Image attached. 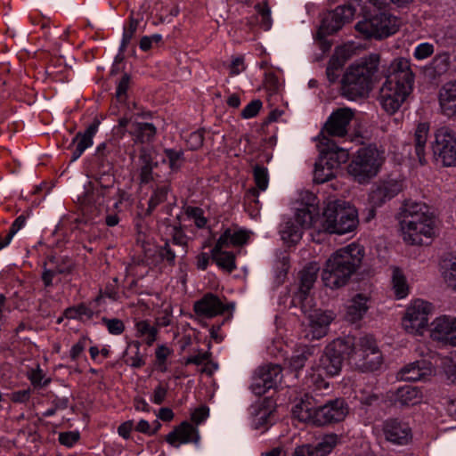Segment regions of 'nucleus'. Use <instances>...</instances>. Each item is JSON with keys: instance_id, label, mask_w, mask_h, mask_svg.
Here are the masks:
<instances>
[{"instance_id": "1", "label": "nucleus", "mask_w": 456, "mask_h": 456, "mask_svg": "<svg viewBox=\"0 0 456 456\" xmlns=\"http://www.w3.org/2000/svg\"><path fill=\"white\" fill-rule=\"evenodd\" d=\"M414 76L410 61L405 58L395 59L390 65V73L379 89L378 101L388 114L399 110L411 92Z\"/></svg>"}, {"instance_id": "2", "label": "nucleus", "mask_w": 456, "mask_h": 456, "mask_svg": "<svg viewBox=\"0 0 456 456\" xmlns=\"http://www.w3.org/2000/svg\"><path fill=\"white\" fill-rule=\"evenodd\" d=\"M400 227L403 240L411 245H423L436 236V218L429 207L423 202L404 203Z\"/></svg>"}, {"instance_id": "3", "label": "nucleus", "mask_w": 456, "mask_h": 456, "mask_svg": "<svg viewBox=\"0 0 456 456\" xmlns=\"http://www.w3.org/2000/svg\"><path fill=\"white\" fill-rule=\"evenodd\" d=\"M364 256V248L351 243L339 248L326 261L322 279L326 287L338 289L345 286L360 266Z\"/></svg>"}, {"instance_id": "4", "label": "nucleus", "mask_w": 456, "mask_h": 456, "mask_svg": "<svg viewBox=\"0 0 456 456\" xmlns=\"http://www.w3.org/2000/svg\"><path fill=\"white\" fill-rule=\"evenodd\" d=\"M379 62V56L372 54L352 65L342 79V94L349 100L367 96L378 71Z\"/></svg>"}, {"instance_id": "5", "label": "nucleus", "mask_w": 456, "mask_h": 456, "mask_svg": "<svg viewBox=\"0 0 456 456\" xmlns=\"http://www.w3.org/2000/svg\"><path fill=\"white\" fill-rule=\"evenodd\" d=\"M320 219V229L336 234H345L352 232L358 223L356 209L341 200L330 201Z\"/></svg>"}, {"instance_id": "6", "label": "nucleus", "mask_w": 456, "mask_h": 456, "mask_svg": "<svg viewBox=\"0 0 456 456\" xmlns=\"http://www.w3.org/2000/svg\"><path fill=\"white\" fill-rule=\"evenodd\" d=\"M348 358L362 372L375 371L383 362L381 352L372 336L365 335L357 339L350 338Z\"/></svg>"}, {"instance_id": "7", "label": "nucleus", "mask_w": 456, "mask_h": 456, "mask_svg": "<svg viewBox=\"0 0 456 456\" xmlns=\"http://www.w3.org/2000/svg\"><path fill=\"white\" fill-rule=\"evenodd\" d=\"M385 159L384 151L374 145L360 148L348 166V173L359 183H365L378 175Z\"/></svg>"}, {"instance_id": "8", "label": "nucleus", "mask_w": 456, "mask_h": 456, "mask_svg": "<svg viewBox=\"0 0 456 456\" xmlns=\"http://www.w3.org/2000/svg\"><path fill=\"white\" fill-rule=\"evenodd\" d=\"M352 346L350 338H338L325 347L319 360L320 370L330 376L339 373L345 355L348 356V350Z\"/></svg>"}, {"instance_id": "9", "label": "nucleus", "mask_w": 456, "mask_h": 456, "mask_svg": "<svg viewBox=\"0 0 456 456\" xmlns=\"http://www.w3.org/2000/svg\"><path fill=\"white\" fill-rule=\"evenodd\" d=\"M432 148L437 162L444 167L456 166V134L451 128L436 130Z\"/></svg>"}, {"instance_id": "10", "label": "nucleus", "mask_w": 456, "mask_h": 456, "mask_svg": "<svg viewBox=\"0 0 456 456\" xmlns=\"http://www.w3.org/2000/svg\"><path fill=\"white\" fill-rule=\"evenodd\" d=\"M431 305L422 299L414 300L406 309L403 318V329L411 334H422L428 323Z\"/></svg>"}, {"instance_id": "11", "label": "nucleus", "mask_w": 456, "mask_h": 456, "mask_svg": "<svg viewBox=\"0 0 456 456\" xmlns=\"http://www.w3.org/2000/svg\"><path fill=\"white\" fill-rule=\"evenodd\" d=\"M282 379V370L279 364H265L258 367L253 376L250 390L256 395H263L268 390L275 388Z\"/></svg>"}, {"instance_id": "12", "label": "nucleus", "mask_w": 456, "mask_h": 456, "mask_svg": "<svg viewBox=\"0 0 456 456\" xmlns=\"http://www.w3.org/2000/svg\"><path fill=\"white\" fill-rule=\"evenodd\" d=\"M348 412L343 399H335L322 406L316 407L314 425L323 426L343 420Z\"/></svg>"}, {"instance_id": "13", "label": "nucleus", "mask_w": 456, "mask_h": 456, "mask_svg": "<svg viewBox=\"0 0 456 456\" xmlns=\"http://www.w3.org/2000/svg\"><path fill=\"white\" fill-rule=\"evenodd\" d=\"M430 336L434 340L456 346V317L442 315L431 322Z\"/></svg>"}, {"instance_id": "14", "label": "nucleus", "mask_w": 456, "mask_h": 456, "mask_svg": "<svg viewBox=\"0 0 456 456\" xmlns=\"http://www.w3.org/2000/svg\"><path fill=\"white\" fill-rule=\"evenodd\" d=\"M382 430L386 440L396 445H406L412 439L409 424L398 419H387Z\"/></svg>"}, {"instance_id": "15", "label": "nucleus", "mask_w": 456, "mask_h": 456, "mask_svg": "<svg viewBox=\"0 0 456 456\" xmlns=\"http://www.w3.org/2000/svg\"><path fill=\"white\" fill-rule=\"evenodd\" d=\"M354 116L350 108H339L333 111L327 119L324 131L331 136L344 137L348 132V126Z\"/></svg>"}, {"instance_id": "16", "label": "nucleus", "mask_w": 456, "mask_h": 456, "mask_svg": "<svg viewBox=\"0 0 456 456\" xmlns=\"http://www.w3.org/2000/svg\"><path fill=\"white\" fill-rule=\"evenodd\" d=\"M320 153L321 157L325 159L326 165H332L336 168L349 159L347 149L338 147L333 140L324 135L320 141Z\"/></svg>"}, {"instance_id": "17", "label": "nucleus", "mask_w": 456, "mask_h": 456, "mask_svg": "<svg viewBox=\"0 0 456 456\" xmlns=\"http://www.w3.org/2000/svg\"><path fill=\"white\" fill-rule=\"evenodd\" d=\"M339 442L336 434L323 436L315 445L305 444L295 449V456H327Z\"/></svg>"}, {"instance_id": "18", "label": "nucleus", "mask_w": 456, "mask_h": 456, "mask_svg": "<svg viewBox=\"0 0 456 456\" xmlns=\"http://www.w3.org/2000/svg\"><path fill=\"white\" fill-rule=\"evenodd\" d=\"M355 7L352 4L338 6L332 12L330 20H324L321 29L325 34H332L339 30L344 24L350 22L355 13Z\"/></svg>"}, {"instance_id": "19", "label": "nucleus", "mask_w": 456, "mask_h": 456, "mask_svg": "<svg viewBox=\"0 0 456 456\" xmlns=\"http://www.w3.org/2000/svg\"><path fill=\"white\" fill-rule=\"evenodd\" d=\"M403 189L401 182L395 179L381 181L376 184L370 193V202L374 207H379L387 200L397 195Z\"/></svg>"}, {"instance_id": "20", "label": "nucleus", "mask_w": 456, "mask_h": 456, "mask_svg": "<svg viewBox=\"0 0 456 456\" xmlns=\"http://www.w3.org/2000/svg\"><path fill=\"white\" fill-rule=\"evenodd\" d=\"M166 441L173 447L179 448L183 444H197L200 441V435L197 428L183 421L167 436Z\"/></svg>"}, {"instance_id": "21", "label": "nucleus", "mask_w": 456, "mask_h": 456, "mask_svg": "<svg viewBox=\"0 0 456 456\" xmlns=\"http://www.w3.org/2000/svg\"><path fill=\"white\" fill-rule=\"evenodd\" d=\"M332 320L331 314L322 310H314L309 315V325L305 337L309 339H320L324 337Z\"/></svg>"}, {"instance_id": "22", "label": "nucleus", "mask_w": 456, "mask_h": 456, "mask_svg": "<svg viewBox=\"0 0 456 456\" xmlns=\"http://www.w3.org/2000/svg\"><path fill=\"white\" fill-rule=\"evenodd\" d=\"M228 306L222 303L218 297L212 293L206 294L194 304V311L198 315L211 318L224 314Z\"/></svg>"}, {"instance_id": "23", "label": "nucleus", "mask_w": 456, "mask_h": 456, "mask_svg": "<svg viewBox=\"0 0 456 456\" xmlns=\"http://www.w3.org/2000/svg\"><path fill=\"white\" fill-rule=\"evenodd\" d=\"M432 372L431 362L419 360L403 367L398 373V377L404 381H419L430 377Z\"/></svg>"}, {"instance_id": "24", "label": "nucleus", "mask_w": 456, "mask_h": 456, "mask_svg": "<svg viewBox=\"0 0 456 456\" xmlns=\"http://www.w3.org/2000/svg\"><path fill=\"white\" fill-rule=\"evenodd\" d=\"M305 197L306 205L298 208L295 216L296 223L304 229L314 227L319 219L318 208L315 205L316 197L310 192H306Z\"/></svg>"}, {"instance_id": "25", "label": "nucleus", "mask_w": 456, "mask_h": 456, "mask_svg": "<svg viewBox=\"0 0 456 456\" xmlns=\"http://www.w3.org/2000/svg\"><path fill=\"white\" fill-rule=\"evenodd\" d=\"M442 113L448 118L456 117V80L445 83L439 93Z\"/></svg>"}, {"instance_id": "26", "label": "nucleus", "mask_w": 456, "mask_h": 456, "mask_svg": "<svg viewBox=\"0 0 456 456\" xmlns=\"http://www.w3.org/2000/svg\"><path fill=\"white\" fill-rule=\"evenodd\" d=\"M98 122L91 124L84 133H78L72 139L69 148L74 146L71 153V161L77 160L83 152L93 144V137L98 129Z\"/></svg>"}, {"instance_id": "27", "label": "nucleus", "mask_w": 456, "mask_h": 456, "mask_svg": "<svg viewBox=\"0 0 456 456\" xmlns=\"http://www.w3.org/2000/svg\"><path fill=\"white\" fill-rule=\"evenodd\" d=\"M368 300L369 298L362 294L352 297L346 306V320L352 323L361 320L369 308Z\"/></svg>"}, {"instance_id": "28", "label": "nucleus", "mask_w": 456, "mask_h": 456, "mask_svg": "<svg viewBox=\"0 0 456 456\" xmlns=\"http://www.w3.org/2000/svg\"><path fill=\"white\" fill-rule=\"evenodd\" d=\"M164 233L168 237L167 241L178 248V253L184 256L187 253L188 236L177 224L163 223Z\"/></svg>"}, {"instance_id": "29", "label": "nucleus", "mask_w": 456, "mask_h": 456, "mask_svg": "<svg viewBox=\"0 0 456 456\" xmlns=\"http://www.w3.org/2000/svg\"><path fill=\"white\" fill-rule=\"evenodd\" d=\"M423 400L422 391L412 386H403L399 387L395 394V402L402 406H413L419 404Z\"/></svg>"}, {"instance_id": "30", "label": "nucleus", "mask_w": 456, "mask_h": 456, "mask_svg": "<svg viewBox=\"0 0 456 456\" xmlns=\"http://www.w3.org/2000/svg\"><path fill=\"white\" fill-rule=\"evenodd\" d=\"M109 190V186H103L98 181L88 183L85 187L83 203L101 206L104 202V198L107 196Z\"/></svg>"}, {"instance_id": "31", "label": "nucleus", "mask_w": 456, "mask_h": 456, "mask_svg": "<svg viewBox=\"0 0 456 456\" xmlns=\"http://www.w3.org/2000/svg\"><path fill=\"white\" fill-rule=\"evenodd\" d=\"M428 133L429 125L428 123L419 124L414 132V149L420 165H425L427 163L426 145L428 138Z\"/></svg>"}, {"instance_id": "32", "label": "nucleus", "mask_w": 456, "mask_h": 456, "mask_svg": "<svg viewBox=\"0 0 456 456\" xmlns=\"http://www.w3.org/2000/svg\"><path fill=\"white\" fill-rule=\"evenodd\" d=\"M319 269L320 267L316 263H310L301 271L298 292V297L300 300L306 298L308 291L312 289L316 281Z\"/></svg>"}, {"instance_id": "33", "label": "nucleus", "mask_w": 456, "mask_h": 456, "mask_svg": "<svg viewBox=\"0 0 456 456\" xmlns=\"http://www.w3.org/2000/svg\"><path fill=\"white\" fill-rule=\"evenodd\" d=\"M378 20L379 38L387 37L397 32L401 26V21L395 15L387 12H379L376 14Z\"/></svg>"}, {"instance_id": "34", "label": "nucleus", "mask_w": 456, "mask_h": 456, "mask_svg": "<svg viewBox=\"0 0 456 456\" xmlns=\"http://www.w3.org/2000/svg\"><path fill=\"white\" fill-rule=\"evenodd\" d=\"M155 151L148 147L140 150L139 160L141 163V182L147 183L152 180V169L157 163L154 162Z\"/></svg>"}, {"instance_id": "35", "label": "nucleus", "mask_w": 456, "mask_h": 456, "mask_svg": "<svg viewBox=\"0 0 456 456\" xmlns=\"http://www.w3.org/2000/svg\"><path fill=\"white\" fill-rule=\"evenodd\" d=\"M315 409L312 398L305 395L304 399L295 404L292 413L298 420L314 425Z\"/></svg>"}, {"instance_id": "36", "label": "nucleus", "mask_w": 456, "mask_h": 456, "mask_svg": "<svg viewBox=\"0 0 456 456\" xmlns=\"http://www.w3.org/2000/svg\"><path fill=\"white\" fill-rule=\"evenodd\" d=\"M347 54L345 49L338 48L330 57L326 69V75L330 83H334L339 77V71L347 61Z\"/></svg>"}, {"instance_id": "37", "label": "nucleus", "mask_w": 456, "mask_h": 456, "mask_svg": "<svg viewBox=\"0 0 456 456\" xmlns=\"http://www.w3.org/2000/svg\"><path fill=\"white\" fill-rule=\"evenodd\" d=\"M314 348L309 346H302L297 348L290 358L286 362L288 369L291 372L297 373L306 363V362L313 356ZM297 377V374H296Z\"/></svg>"}, {"instance_id": "38", "label": "nucleus", "mask_w": 456, "mask_h": 456, "mask_svg": "<svg viewBox=\"0 0 456 456\" xmlns=\"http://www.w3.org/2000/svg\"><path fill=\"white\" fill-rule=\"evenodd\" d=\"M224 248L227 246H219V242L216 241L211 251L212 258L218 266L232 273L236 268L235 256L232 252L224 251Z\"/></svg>"}, {"instance_id": "39", "label": "nucleus", "mask_w": 456, "mask_h": 456, "mask_svg": "<svg viewBox=\"0 0 456 456\" xmlns=\"http://www.w3.org/2000/svg\"><path fill=\"white\" fill-rule=\"evenodd\" d=\"M130 134L134 137V142H150L156 134V127L151 123H133Z\"/></svg>"}, {"instance_id": "40", "label": "nucleus", "mask_w": 456, "mask_h": 456, "mask_svg": "<svg viewBox=\"0 0 456 456\" xmlns=\"http://www.w3.org/2000/svg\"><path fill=\"white\" fill-rule=\"evenodd\" d=\"M248 233L243 230L226 229L217 240L219 246H240L248 240Z\"/></svg>"}, {"instance_id": "41", "label": "nucleus", "mask_w": 456, "mask_h": 456, "mask_svg": "<svg viewBox=\"0 0 456 456\" xmlns=\"http://www.w3.org/2000/svg\"><path fill=\"white\" fill-rule=\"evenodd\" d=\"M440 266L444 281L448 287L456 290V256L444 257Z\"/></svg>"}, {"instance_id": "42", "label": "nucleus", "mask_w": 456, "mask_h": 456, "mask_svg": "<svg viewBox=\"0 0 456 456\" xmlns=\"http://www.w3.org/2000/svg\"><path fill=\"white\" fill-rule=\"evenodd\" d=\"M392 286L397 298H403L408 295L409 286L406 277L398 267L392 268Z\"/></svg>"}, {"instance_id": "43", "label": "nucleus", "mask_w": 456, "mask_h": 456, "mask_svg": "<svg viewBox=\"0 0 456 456\" xmlns=\"http://www.w3.org/2000/svg\"><path fill=\"white\" fill-rule=\"evenodd\" d=\"M355 29L365 38H379L378 20L376 14L358 21L355 24Z\"/></svg>"}, {"instance_id": "44", "label": "nucleus", "mask_w": 456, "mask_h": 456, "mask_svg": "<svg viewBox=\"0 0 456 456\" xmlns=\"http://www.w3.org/2000/svg\"><path fill=\"white\" fill-rule=\"evenodd\" d=\"M302 229L297 224L289 220L281 226V239L289 243H297L302 237Z\"/></svg>"}, {"instance_id": "45", "label": "nucleus", "mask_w": 456, "mask_h": 456, "mask_svg": "<svg viewBox=\"0 0 456 456\" xmlns=\"http://www.w3.org/2000/svg\"><path fill=\"white\" fill-rule=\"evenodd\" d=\"M335 167L332 165H326L325 159L321 157L320 160L315 163L314 173V179L318 183H323L330 181L335 176Z\"/></svg>"}, {"instance_id": "46", "label": "nucleus", "mask_w": 456, "mask_h": 456, "mask_svg": "<svg viewBox=\"0 0 456 456\" xmlns=\"http://www.w3.org/2000/svg\"><path fill=\"white\" fill-rule=\"evenodd\" d=\"M450 67V56L446 53L436 55L429 64L434 76H441L447 72Z\"/></svg>"}, {"instance_id": "47", "label": "nucleus", "mask_w": 456, "mask_h": 456, "mask_svg": "<svg viewBox=\"0 0 456 456\" xmlns=\"http://www.w3.org/2000/svg\"><path fill=\"white\" fill-rule=\"evenodd\" d=\"M250 414L253 416V424L256 428H259L267 424L271 411L262 404H254L250 408Z\"/></svg>"}, {"instance_id": "48", "label": "nucleus", "mask_w": 456, "mask_h": 456, "mask_svg": "<svg viewBox=\"0 0 456 456\" xmlns=\"http://www.w3.org/2000/svg\"><path fill=\"white\" fill-rule=\"evenodd\" d=\"M136 330L140 336L145 338V342L148 346H151L157 338V328L151 326L147 321H141L137 322Z\"/></svg>"}, {"instance_id": "49", "label": "nucleus", "mask_w": 456, "mask_h": 456, "mask_svg": "<svg viewBox=\"0 0 456 456\" xmlns=\"http://www.w3.org/2000/svg\"><path fill=\"white\" fill-rule=\"evenodd\" d=\"M26 224V217L23 215L19 216L12 223L6 237L4 240H0V250L8 246L13 238V236L24 227Z\"/></svg>"}, {"instance_id": "50", "label": "nucleus", "mask_w": 456, "mask_h": 456, "mask_svg": "<svg viewBox=\"0 0 456 456\" xmlns=\"http://www.w3.org/2000/svg\"><path fill=\"white\" fill-rule=\"evenodd\" d=\"M64 315L69 319L83 318L91 319L94 315V312L86 306L85 305H79L77 306L69 307L65 310Z\"/></svg>"}, {"instance_id": "51", "label": "nucleus", "mask_w": 456, "mask_h": 456, "mask_svg": "<svg viewBox=\"0 0 456 456\" xmlns=\"http://www.w3.org/2000/svg\"><path fill=\"white\" fill-rule=\"evenodd\" d=\"M169 188L167 185L158 187L149 200V211L151 212L157 206L167 200Z\"/></svg>"}, {"instance_id": "52", "label": "nucleus", "mask_w": 456, "mask_h": 456, "mask_svg": "<svg viewBox=\"0 0 456 456\" xmlns=\"http://www.w3.org/2000/svg\"><path fill=\"white\" fill-rule=\"evenodd\" d=\"M254 179L257 189L260 191H265L269 183L267 168L256 166L254 167Z\"/></svg>"}, {"instance_id": "53", "label": "nucleus", "mask_w": 456, "mask_h": 456, "mask_svg": "<svg viewBox=\"0 0 456 456\" xmlns=\"http://www.w3.org/2000/svg\"><path fill=\"white\" fill-rule=\"evenodd\" d=\"M28 378L35 387H45L50 382L49 379H45L44 371L39 368V366L36 369H32L28 372Z\"/></svg>"}, {"instance_id": "54", "label": "nucleus", "mask_w": 456, "mask_h": 456, "mask_svg": "<svg viewBox=\"0 0 456 456\" xmlns=\"http://www.w3.org/2000/svg\"><path fill=\"white\" fill-rule=\"evenodd\" d=\"M156 365L159 370L165 372L167 370L166 360L171 354V350L166 346H159L155 352Z\"/></svg>"}, {"instance_id": "55", "label": "nucleus", "mask_w": 456, "mask_h": 456, "mask_svg": "<svg viewBox=\"0 0 456 456\" xmlns=\"http://www.w3.org/2000/svg\"><path fill=\"white\" fill-rule=\"evenodd\" d=\"M178 249L175 251L172 248V245L169 241H166L159 250V256L162 260L167 261L169 265H174L175 257L178 255Z\"/></svg>"}, {"instance_id": "56", "label": "nucleus", "mask_w": 456, "mask_h": 456, "mask_svg": "<svg viewBox=\"0 0 456 456\" xmlns=\"http://www.w3.org/2000/svg\"><path fill=\"white\" fill-rule=\"evenodd\" d=\"M70 272V266L58 269H45L42 273V281L45 287H51L53 285V279L56 274L68 273Z\"/></svg>"}, {"instance_id": "57", "label": "nucleus", "mask_w": 456, "mask_h": 456, "mask_svg": "<svg viewBox=\"0 0 456 456\" xmlns=\"http://www.w3.org/2000/svg\"><path fill=\"white\" fill-rule=\"evenodd\" d=\"M187 216L194 220L198 228H203L207 224V218L203 216V210L196 207H188L186 208Z\"/></svg>"}, {"instance_id": "58", "label": "nucleus", "mask_w": 456, "mask_h": 456, "mask_svg": "<svg viewBox=\"0 0 456 456\" xmlns=\"http://www.w3.org/2000/svg\"><path fill=\"white\" fill-rule=\"evenodd\" d=\"M138 27V20L132 19L127 28L124 29L123 37L120 45V52H124L130 40L134 37Z\"/></svg>"}, {"instance_id": "59", "label": "nucleus", "mask_w": 456, "mask_h": 456, "mask_svg": "<svg viewBox=\"0 0 456 456\" xmlns=\"http://www.w3.org/2000/svg\"><path fill=\"white\" fill-rule=\"evenodd\" d=\"M434 53V45L430 43H421L418 45L413 53L415 59L422 61Z\"/></svg>"}, {"instance_id": "60", "label": "nucleus", "mask_w": 456, "mask_h": 456, "mask_svg": "<svg viewBox=\"0 0 456 456\" xmlns=\"http://www.w3.org/2000/svg\"><path fill=\"white\" fill-rule=\"evenodd\" d=\"M102 322L106 325L109 332L113 335H119L125 330L123 322L119 319H107L103 318Z\"/></svg>"}, {"instance_id": "61", "label": "nucleus", "mask_w": 456, "mask_h": 456, "mask_svg": "<svg viewBox=\"0 0 456 456\" xmlns=\"http://www.w3.org/2000/svg\"><path fill=\"white\" fill-rule=\"evenodd\" d=\"M165 155L169 162V167L172 170H175L180 167V161L183 155V152L182 151L167 149L165 150Z\"/></svg>"}, {"instance_id": "62", "label": "nucleus", "mask_w": 456, "mask_h": 456, "mask_svg": "<svg viewBox=\"0 0 456 456\" xmlns=\"http://www.w3.org/2000/svg\"><path fill=\"white\" fill-rule=\"evenodd\" d=\"M258 22L265 30H269L272 26L271 12L267 6L259 7Z\"/></svg>"}, {"instance_id": "63", "label": "nucleus", "mask_w": 456, "mask_h": 456, "mask_svg": "<svg viewBox=\"0 0 456 456\" xmlns=\"http://www.w3.org/2000/svg\"><path fill=\"white\" fill-rule=\"evenodd\" d=\"M79 439V433L76 431L62 432L59 435V442L67 447L73 446Z\"/></svg>"}, {"instance_id": "64", "label": "nucleus", "mask_w": 456, "mask_h": 456, "mask_svg": "<svg viewBox=\"0 0 456 456\" xmlns=\"http://www.w3.org/2000/svg\"><path fill=\"white\" fill-rule=\"evenodd\" d=\"M262 102L259 100L250 102L241 111V116L244 118H250L255 117L260 110Z\"/></svg>"}]
</instances>
